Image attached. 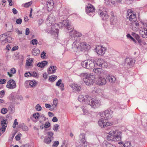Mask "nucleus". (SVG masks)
Masks as SVG:
<instances>
[{
    "instance_id": "nucleus-1",
    "label": "nucleus",
    "mask_w": 147,
    "mask_h": 147,
    "mask_svg": "<svg viewBox=\"0 0 147 147\" xmlns=\"http://www.w3.org/2000/svg\"><path fill=\"white\" fill-rule=\"evenodd\" d=\"M78 100L80 102H84L88 104L94 108L99 107L101 105L99 100H95L88 95L84 96L82 95H80L78 97Z\"/></svg>"
},
{
    "instance_id": "nucleus-2",
    "label": "nucleus",
    "mask_w": 147,
    "mask_h": 147,
    "mask_svg": "<svg viewBox=\"0 0 147 147\" xmlns=\"http://www.w3.org/2000/svg\"><path fill=\"white\" fill-rule=\"evenodd\" d=\"M107 134L109 135L107 136V139L108 140L119 141L121 140L122 133L119 130H112Z\"/></svg>"
},
{
    "instance_id": "nucleus-3",
    "label": "nucleus",
    "mask_w": 147,
    "mask_h": 147,
    "mask_svg": "<svg viewBox=\"0 0 147 147\" xmlns=\"http://www.w3.org/2000/svg\"><path fill=\"white\" fill-rule=\"evenodd\" d=\"M81 77H83V81L85 84L88 86L92 85L95 81V76L92 74L86 73L81 74Z\"/></svg>"
},
{
    "instance_id": "nucleus-4",
    "label": "nucleus",
    "mask_w": 147,
    "mask_h": 147,
    "mask_svg": "<svg viewBox=\"0 0 147 147\" xmlns=\"http://www.w3.org/2000/svg\"><path fill=\"white\" fill-rule=\"evenodd\" d=\"M82 66L88 69H93L96 67V62L94 59H88L82 61L81 63Z\"/></svg>"
},
{
    "instance_id": "nucleus-5",
    "label": "nucleus",
    "mask_w": 147,
    "mask_h": 147,
    "mask_svg": "<svg viewBox=\"0 0 147 147\" xmlns=\"http://www.w3.org/2000/svg\"><path fill=\"white\" fill-rule=\"evenodd\" d=\"M49 26L47 28L48 31L47 32L48 33L54 34L56 33L57 34L59 32V30L58 27H59V25L58 24H55L53 25L50 24L49 25Z\"/></svg>"
},
{
    "instance_id": "nucleus-6",
    "label": "nucleus",
    "mask_w": 147,
    "mask_h": 147,
    "mask_svg": "<svg viewBox=\"0 0 147 147\" xmlns=\"http://www.w3.org/2000/svg\"><path fill=\"white\" fill-rule=\"evenodd\" d=\"M98 124L100 127H103L108 126H111L113 124V123L108 122L105 118L104 117L99 119L98 121Z\"/></svg>"
},
{
    "instance_id": "nucleus-7",
    "label": "nucleus",
    "mask_w": 147,
    "mask_h": 147,
    "mask_svg": "<svg viewBox=\"0 0 147 147\" xmlns=\"http://www.w3.org/2000/svg\"><path fill=\"white\" fill-rule=\"evenodd\" d=\"M127 18L132 22L137 21L136 14L133 13L131 10L127 11Z\"/></svg>"
},
{
    "instance_id": "nucleus-8",
    "label": "nucleus",
    "mask_w": 147,
    "mask_h": 147,
    "mask_svg": "<svg viewBox=\"0 0 147 147\" xmlns=\"http://www.w3.org/2000/svg\"><path fill=\"white\" fill-rule=\"evenodd\" d=\"M59 25V27L61 28L63 27H67L68 30H69L72 29V27L71 26L69 23V20H64L63 21L59 22L58 24Z\"/></svg>"
},
{
    "instance_id": "nucleus-9",
    "label": "nucleus",
    "mask_w": 147,
    "mask_h": 147,
    "mask_svg": "<svg viewBox=\"0 0 147 147\" xmlns=\"http://www.w3.org/2000/svg\"><path fill=\"white\" fill-rule=\"evenodd\" d=\"M106 49V47L100 45L97 46L95 49L97 53L101 55H103L105 54Z\"/></svg>"
},
{
    "instance_id": "nucleus-10",
    "label": "nucleus",
    "mask_w": 147,
    "mask_h": 147,
    "mask_svg": "<svg viewBox=\"0 0 147 147\" xmlns=\"http://www.w3.org/2000/svg\"><path fill=\"white\" fill-rule=\"evenodd\" d=\"M113 111L109 109L105 111V112H102L100 115L101 117H105V119H109L112 117Z\"/></svg>"
},
{
    "instance_id": "nucleus-11",
    "label": "nucleus",
    "mask_w": 147,
    "mask_h": 147,
    "mask_svg": "<svg viewBox=\"0 0 147 147\" xmlns=\"http://www.w3.org/2000/svg\"><path fill=\"white\" fill-rule=\"evenodd\" d=\"M6 87L7 88L11 89L15 88L16 87L15 81L12 79L9 80L7 82Z\"/></svg>"
},
{
    "instance_id": "nucleus-12",
    "label": "nucleus",
    "mask_w": 147,
    "mask_h": 147,
    "mask_svg": "<svg viewBox=\"0 0 147 147\" xmlns=\"http://www.w3.org/2000/svg\"><path fill=\"white\" fill-rule=\"evenodd\" d=\"M96 82L98 85H103L106 84L107 81L104 77L100 76L96 78Z\"/></svg>"
},
{
    "instance_id": "nucleus-13",
    "label": "nucleus",
    "mask_w": 147,
    "mask_h": 147,
    "mask_svg": "<svg viewBox=\"0 0 147 147\" xmlns=\"http://www.w3.org/2000/svg\"><path fill=\"white\" fill-rule=\"evenodd\" d=\"M93 72L98 75L103 76L107 74L106 71L102 70L101 68H97L93 69Z\"/></svg>"
},
{
    "instance_id": "nucleus-14",
    "label": "nucleus",
    "mask_w": 147,
    "mask_h": 147,
    "mask_svg": "<svg viewBox=\"0 0 147 147\" xmlns=\"http://www.w3.org/2000/svg\"><path fill=\"white\" fill-rule=\"evenodd\" d=\"M96 67L99 66L102 68L107 67V63L102 59H98L96 63Z\"/></svg>"
},
{
    "instance_id": "nucleus-15",
    "label": "nucleus",
    "mask_w": 147,
    "mask_h": 147,
    "mask_svg": "<svg viewBox=\"0 0 147 147\" xmlns=\"http://www.w3.org/2000/svg\"><path fill=\"white\" fill-rule=\"evenodd\" d=\"M55 17L53 14H51L49 16L47 19L46 20V24L47 25V26L49 25H51L52 23L55 22Z\"/></svg>"
},
{
    "instance_id": "nucleus-16",
    "label": "nucleus",
    "mask_w": 147,
    "mask_h": 147,
    "mask_svg": "<svg viewBox=\"0 0 147 147\" xmlns=\"http://www.w3.org/2000/svg\"><path fill=\"white\" fill-rule=\"evenodd\" d=\"M98 13L102 20H106L109 18V16L106 11L103 12L102 10H99Z\"/></svg>"
},
{
    "instance_id": "nucleus-17",
    "label": "nucleus",
    "mask_w": 147,
    "mask_h": 147,
    "mask_svg": "<svg viewBox=\"0 0 147 147\" xmlns=\"http://www.w3.org/2000/svg\"><path fill=\"white\" fill-rule=\"evenodd\" d=\"M36 81L33 80H29L26 81L24 83L25 86L26 88H28V85L29 84L31 87H34L36 85Z\"/></svg>"
},
{
    "instance_id": "nucleus-18",
    "label": "nucleus",
    "mask_w": 147,
    "mask_h": 147,
    "mask_svg": "<svg viewBox=\"0 0 147 147\" xmlns=\"http://www.w3.org/2000/svg\"><path fill=\"white\" fill-rule=\"evenodd\" d=\"M135 62V60L132 58L127 57L125 59V64L131 67L134 65Z\"/></svg>"
},
{
    "instance_id": "nucleus-19",
    "label": "nucleus",
    "mask_w": 147,
    "mask_h": 147,
    "mask_svg": "<svg viewBox=\"0 0 147 147\" xmlns=\"http://www.w3.org/2000/svg\"><path fill=\"white\" fill-rule=\"evenodd\" d=\"M80 42L76 39L72 44V48L74 51H77L80 49L79 46Z\"/></svg>"
},
{
    "instance_id": "nucleus-20",
    "label": "nucleus",
    "mask_w": 147,
    "mask_h": 147,
    "mask_svg": "<svg viewBox=\"0 0 147 147\" xmlns=\"http://www.w3.org/2000/svg\"><path fill=\"white\" fill-rule=\"evenodd\" d=\"M95 10V8L91 4H88L86 8V11L87 13H93Z\"/></svg>"
},
{
    "instance_id": "nucleus-21",
    "label": "nucleus",
    "mask_w": 147,
    "mask_h": 147,
    "mask_svg": "<svg viewBox=\"0 0 147 147\" xmlns=\"http://www.w3.org/2000/svg\"><path fill=\"white\" fill-rule=\"evenodd\" d=\"M80 49L82 51L83 50H87L90 48V46L88 44H87L86 42L80 43Z\"/></svg>"
},
{
    "instance_id": "nucleus-22",
    "label": "nucleus",
    "mask_w": 147,
    "mask_h": 147,
    "mask_svg": "<svg viewBox=\"0 0 147 147\" xmlns=\"http://www.w3.org/2000/svg\"><path fill=\"white\" fill-rule=\"evenodd\" d=\"M80 141L83 144H84V146H87V142L86 141L85 137V135L83 133L81 134L80 135Z\"/></svg>"
},
{
    "instance_id": "nucleus-23",
    "label": "nucleus",
    "mask_w": 147,
    "mask_h": 147,
    "mask_svg": "<svg viewBox=\"0 0 147 147\" xmlns=\"http://www.w3.org/2000/svg\"><path fill=\"white\" fill-rule=\"evenodd\" d=\"M7 121L6 120L4 119L2 120L1 121L2 127L0 128V130L3 132H4L5 130L7 125Z\"/></svg>"
},
{
    "instance_id": "nucleus-24",
    "label": "nucleus",
    "mask_w": 147,
    "mask_h": 147,
    "mask_svg": "<svg viewBox=\"0 0 147 147\" xmlns=\"http://www.w3.org/2000/svg\"><path fill=\"white\" fill-rule=\"evenodd\" d=\"M34 61L33 58H27L26 65V66L29 67H32L33 66Z\"/></svg>"
},
{
    "instance_id": "nucleus-25",
    "label": "nucleus",
    "mask_w": 147,
    "mask_h": 147,
    "mask_svg": "<svg viewBox=\"0 0 147 147\" xmlns=\"http://www.w3.org/2000/svg\"><path fill=\"white\" fill-rule=\"evenodd\" d=\"M139 24L137 21L132 22L131 28L134 31H137L138 29V26Z\"/></svg>"
},
{
    "instance_id": "nucleus-26",
    "label": "nucleus",
    "mask_w": 147,
    "mask_h": 147,
    "mask_svg": "<svg viewBox=\"0 0 147 147\" xmlns=\"http://www.w3.org/2000/svg\"><path fill=\"white\" fill-rule=\"evenodd\" d=\"M70 86L74 90L78 92L80 91L81 90V87L76 84H71Z\"/></svg>"
},
{
    "instance_id": "nucleus-27",
    "label": "nucleus",
    "mask_w": 147,
    "mask_h": 147,
    "mask_svg": "<svg viewBox=\"0 0 147 147\" xmlns=\"http://www.w3.org/2000/svg\"><path fill=\"white\" fill-rule=\"evenodd\" d=\"M111 13V17L110 19V21L111 23V24L112 25H114L117 22V17L115 16H114L113 12H112Z\"/></svg>"
},
{
    "instance_id": "nucleus-28",
    "label": "nucleus",
    "mask_w": 147,
    "mask_h": 147,
    "mask_svg": "<svg viewBox=\"0 0 147 147\" xmlns=\"http://www.w3.org/2000/svg\"><path fill=\"white\" fill-rule=\"evenodd\" d=\"M106 78L111 83H114L115 82L116 80L115 77L112 75H109L106 77Z\"/></svg>"
},
{
    "instance_id": "nucleus-29",
    "label": "nucleus",
    "mask_w": 147,
    "mask_h": 147,
    "mask_svg": "<svg viewBox=\"0 0 147 147\" xmlns=\"http://www.w3.org/2000/svg\"><path fill=\"white\" fill-rule=\"evenodd\" d=\"M56 66H51L48 70V73L51 74L55 73L56 72Z\"/></svg>"
},
{
    "instance_id": "nucleus-30",
    "label": "nucleus",
    "mask_w": 147,
    "mask_h": 147,
    "mask_svg": "<svg viewBox=\"0 0 147 147\" xmlns=\"http://www.w3.org/2000/svg\"><path fill=\"white\" fill-rule=\"evenodd\" d=\"M58 102V100L57 98L54 99L53 101V104L51 105V107L50 109V110L51 111L53 110L54 108L57 106Z\"/></svg>"
},
{
    "instance_id": "nucleus-31",
    "label": "nucleus",
    "mask_w": 147,
    "mask_h": 147,
    "mask_svg": "<svg viewBox=\"0 0 147 147\" xmlns=\"http://www.w3.org/2000/svg\"><path fill=\"white\" fill-rule=\"evenodd\" d=\"M56 86L60 88L61 90H64V85L63 83H62V80L59 79L56 83Z\"/></svg>"
},
{
    "instance_id": "nucleus-32",
    "label": "nucleus",
    "mask_w": 147,
    "mask_h": 147,
    "mask_svg": "<svg viewBox=\"0 0 147 147\" xmlns=\"http://www.w3.org/2000/svg\"><path fill=\"white\" fill-rule=\"evenodd\" d=\"M47 4L48 8H49V9L51 10L53 8L54 3L52 0H48Z\"/></svg>"
},
{
    "instance_id": "nucleus-33",
    "label": "nucleus",
    "mask_w": 147,
    "mask_h": 147,
    "mask_svg": "<svg viewBox=\"0 0 147 147\" xmlns=\"http://www.w3.org/2000/svg\"><path fill=\"white\" fill-rule=\"evenodd\" d=\"M67 32L69 33L70 36H71V37H74V38H75V34L76 33V31L75 30L73 29L68 30L67 29Z\"/></svg>"
},
{
    "instance_id": "nucleus-34",
    "label": "nucleus",
    "mask_w": 147,
    "mask_h": 147,
    "mask_svg": "<svg viewBox=\"0 0 147 147\" xmlns=\"http://www.w3.org/2000/svg\"><path fill=\"white\" fill-rule=\"evenodd\" d=\"M48 62L45 61H42L41 62H39L37 64V66L41 68H43L47 64Z\"/></svg>"
},
{
    "instance_id": "nucleus-35",
    "label": "nucleus",
    "mask_w": 147,
    "mask_h": 147,
    "mask_svg": "<svg viewBox=\"0 0 147 147\" xmlns=\"http://www.w3.org/2000/svg\"><path fill=\"white\" fill-rule=\"evenodd\" d=\"M40 52V50L37 48H34L32 51V55L34 56H37L39 54Z\"/></svg>"
},
{
    "instance_id": "nucleus-36",
    "label": "nucleus",
    "mask_w": 147,
    "mask_h": 147,
    "mask_svg": "<svg viewBox=\"0 0 147 147\" xmlns=\"http://www.w3.org/2000/svg\"><path fill=\"white\" fill-rule=\"evenodd\" d=\"M53 139L51 138H49V137H46L45 138L44 142L45 143L49 144L51 142Z\"/></svg>"
},
{
    "instance_id": "nucleus-37",
    "label": "nucleus",
    "mask_w": 147,
    "mask_h": 147,
    "mask_svg": "<svg viewBox=\"0 0 147 147\" xmlns=\"http://www.w3.org/2000/svg\"><path fill=\"white\" fill-rule=\"evenodd\" d=\"M11 73L9 72H7V74L10 77H11L12 76V74H14L16 73V70L14 68H12L10 69Z\"/></svg>"
},
{
    "instance_id": "nucleus-38",
    "label": "nucleus",
    "mask_w": 147,
    "mask_h": 147,
    "mask_svg": "<svg viewBox=\"0 0 147 147\" xmlns=\"http://www.w3.org/2000/svg\"><path fill=\"white\" fill-rule=\"evenodd\" d=\"M114 146V145L108 143L106 141L104 142L102 145L103 147H113Z\"/></svg>"
},
{
    "instance_id": "nucleus-39",
    "label": "nucleus",
    "mask_w": 147,
    "mask_h": 147,
    "mask_svg": "<svg viewBox=\"0 0 147 147\" xmlns=\"http://www.w3.org/2000/svg\"><path fill=\"white\" fill-rule=\"evenodd\" d=\"M57 76H51L49 77V80L51 82H54L57 79Z\"/></svg>"
},
{
    "instance_id": "nucleus-40",
    "label": "nucleus",
    "mask_w": 147,
    "mask_h": 147,
    "mask_svg": "<svg viewBox=\"0 0 147 147\" xmlns=\"http://www.w3.org/2000/svg\"><path fill=\"white\" fill-rule=\"evenodd\" d=\"M7 38V35L5 34H3L0 35V41L4 40Z\"/></svg>"
},
{
    "instance_id": "nucleus-41",
    "label": "nucleus",
    "mask_w": 147,
    "mask_h": 147,
    "mask_svg": "<svg viewBox=\"0 0 147 147\" xmlns=\"http://www.w3.org/2000/svg\"><path fill=\"white\" fill-rule=\"evenodd\" d=\"M131 143L129 142H125L123 145V147H131Z\"/></svg>"
},
{
    "instance_id": "nucleus-42",
    "label": "nucleus",
    "mask_w": 147,
    "mask_h": 147,
    "mask_svg": "<svg viewBox=\"0 0 147 147\" xmlns=\"http://www.w3.org/2000/svg\"><path fill=\"white\" fill-rule=\"evenodd\" d=\"M140 33L142 35L144 34L146 36H147V29L146 28H144L143 30H141Z\"/></svg>"
},
{
    "instance_id": "nucleus-43",
    "label": "nucleus",
    "mask_w": 147,
    "mask_h": 147,
    "mask_svg": "<svg viewBox=\"0 0 147 147\" xmlns=\"http://www.w3.org/2000/svg\"><path fill=\"white\" fill-rule=\"evenodd\" d=\"M82 109L83 111V112L84 114V115L88 113V111L87 110L86 107H84L83 106L82 107Z\"/></svg>"
},
{
    "instance_id": "nucleus-44",
    "label": "nucleus",
    "mask_w": 147,
    "mask_h": 147,
    "mask_svg": "<svg viewBox=\"0 0 147 147\" xmlns=\"http://www.w3.org/2000/svg\"><path fill=\"white\" fill-rule=\"evenodd\" d=\"M33 117L35 119H37L38 118L40 117V116L39 115V113H34L33 115Z\"/></svg>"
},
{
    "instance_id": "nucleus-45",
    "label": "nucleus",
    "mask_w": 147,
    "mask_h": 147,
    "mask_svg": "<svg viewBox=\"0 0 147 147\" xmlns=\"http://www.w3.org/2000/svg\"><path fill=\"white\" fill-rule=\"evenodd\" d=\"M35 109L37 111H40L42 109V107L39 104H37L35 107Z\"/></svg>"
},
{
    "instance_id": "nucleus-46",
    "label": "nucleus",
    "mask_w": 147,
    "mask_h": 147,
    "mask_svg": "<svg viewBox=\"0 0 147 147\" xmlns=\"http://www.w3.org/2000/svg\"><path fill=\"white\" fill-rule=\"evenodd\" d=\"M31 43L33 45H36L38 43V41L36 39H33L31 41Z\"/></svg>"
},
{
    "instance_id": "nucleus-47",
    "label": "nucleus",
    "mask_w": 147,
    "mask_h": 147,
    "mask_svg": "<svg viewBox=\"0 0 147 147\" xmlns=\"http://www.w3.org/2000/svg\"><path fill=\"white\" fill-rule=\"evenodd\" d=\"M8 111L7 109V108H4L1 109V112L3 114H5L7 113Z\"/></svg>"
},
{
    "instance_id": "nucleus-48",
    "label": "nucleus",
    "mask_w": 147,
    "mask_h": 147,
    "mask_svg": "<svg viewBox=\"0 0 147 147\" xmlns=\"http://www.w3.org/2000/svg\"><path fill=\"white\" fill-rule=\"evenodd\" d=\"M47 135L48 136H50L49 138H51L53 139V136L54 135V133L51 131H49L47 133Z\"/></svg>"
},
{
    "instance_id": "nucleus-49",
    "label": "nucleus",
    "mask_w": 147,
    "mask_h": 147,
    "mask_svg": "<svg viewBox=\"0 0 147 147\" xmlns=\"http://www.w3.org/2000/svg\"><path fill=\"white\" fill-rule=\"evenodd\" d=\"M127 38H130L131 40L133 41L134 42H136V41L135 40L134 38L129 34H127Z\"/></svg>"
},
{
    "instance_id": "nucleus-50",
    "label": "nucleus",
    "mask_w": 147,
    "mask_h": 147,
    "mask_svg": "<svg viewBox=\"0 0 147 147\" xmlns=\"http://www.w3.org/2000/svg\"><path fill=\"white\" fill-rule=\"evenodd\" d=\"M32 4V2H29L27 3H25L24 4V7H29Z\"/></svg>"
},
{
    "instance_id": "nucleus-51",
    "label": "nucleus",
    "mask_w": 147,
    "mask_h": 147,
    "mask_svg": "<svg viewBox=\"0 0 147 147\" xmlns=\"http://www.w3.org/2000/svg\"><path fill=\"white\" fill-rule=\"evenodd\" d=\"M18 123L17 122V120L16 119H15L13 125V127L15 128L16 127V125H18Z\"/></svg>"
},
{
    "instance_id": "nucleus-52",
    "label": "nucleus",
    "mask_w": 147,
    "mask_h": 147,
    "mask_svg": "<svg viewBox=\"0 0 147 147\" xmlns=\"http://www.w3.org/2000/svg\"><path fill=\"white\" fill-rule=\"evenodd\" d=\"M59 125L58 124H56L54 125L53 129L54 130L57 131L58 129Z\"/></svg>"
},
{
    "instance_id": "nucleus-53",
    "label": "nucleus",
    "mask_w": 147,
    "mask_h": 147,
    "mask_svg": "<svg viewBox=\"0 0 147 147\" xmlns=\"http://www.w3.org/2000/svg\"><path fill=\"white\" fill-rule=\"evenodd\" d=\"M50 126V123L49 122H46L44 126V127L45 128H47Z\"/></svg>"
},
{
    "instance_id": "nucleus-54",
    "label": "nucleus",
    "mask_w": 147,
    "mask_h": 147,
    "mask_svg": "<svg viewBox=\"0 0 147 147\" xmlns=\"http://www.w3.org/2000/svg\"><path fill=\"white\" fill-rule=\"evenodd\" d=\"M82 35V34L81 33L78 32H77L76 31V33L75 34V37H80Z\"/></svg>"
},
{
    "instance_id": "nucleus-55",
    "label": "nucleus",
    "mask_w": 147,
    "mask_h": 147,
    "mask_svg": "<svg viewBox=\"0 0 147 147\" xmlns=\"http://www.w3.org/2000/svg\"><path fill=\"white\" fill-rule=\"evenodd\" d=\"M6 40H7V42H11L12 41V38H11V37H10V36L7 37V36Z\"/></svg>"
},
{
    "instance_id": "nucleus-56",
    "label": "nucleus",
    "mask_w": 147,
    "mask_h": 147,
    "mask_svg": "<svg viewBox=\"0 0 147 147\" xmlns=\"http://www.w3.org/2000/svg\"><path fill=\"white\" fill-rule=\"evenodd\" d=\"M59 142L58 141H55L53 145V147H57L59 144Z\"/></svg>"
},
{
    "instance_id": "nucleus-57",
    "label": "nucleus",
    "mask_w": 147,
    "mask_h": 147,
    "mask_svg": "<svg viewBox=\"0 0 147 147\" xmlns=\"http://www.w3.org/2000/svg\"><path fill=\"white\" fill-rule=\"evenodd\" d=\"M22 21V19L19 18L16 20V22L17 24H20L21 23Z\"/></svg>"
},
{
    "instance_id": "nucleus-58",
    "label": "nucleus",
    "mask_w": 147,
    "mask_h": 147,
    "mask_svg": "<svg viewBox=\"0 0 147 147\" xmlns=\"http://www.w3.org/2000/svg\"><path fill=\"white\" fill-rule=\"evenodd\" d=\"M24 76L25 77H29L31 76V73L30 72H26L24 74Z\"/></svg>"
},
{
    "instance_id": "nucleus-59",
    "label": "nucleus",
    "mask_w": 147,
    "mask_h": 147,
    "mask_svg": "<svg viewBox=\"0 0 147 147\" xmlns=\"http://www.w3.org/2000/svg\"><path fill=\"white\" fill-rule=\"evenodd\" d=\"M22 129L23 131H28V127L26 125H24V126H23Z\"/></svg>"
},
{
    "instance_id": "nucleus-60",
    "label": "nucleus",
    "mask_w": 147,
    "mask_h": 147,
    "mask_svg": "<svg viewBox=\"0 0 147 147\" xmlns=\"http://www.w3.org/2000/svg\"><path fill=\"white\" fill-rule=\"evenodd\" d=\"M5 94V92L3 90L0 91V98L3 97Z\"/></svg>"
},
{
    "instance_id": "nucleus-61",
    "label": "nucleus",
    "mask_w": 147,
    "mask_h": 147,
    "mask_svg": "<svg viewBox=\"0 0 147 147\" xmlns=\"http://www.w3.org/2000/svg\"><path fill=\"white\" fill-rule=\"evenodd\" d=\"M21 134H20L18 135H17L15 137V138L16 140L18 141L20 140V135L21 136Z\"/></svg>"
},
{
    "instance_id": "nucleus-62",
    "label": "nucleus",
    "mask_w": 147,
    "mask_h": 147,
    "mask_svg": "<svg viewBox=\"0 0 147 147\" xmlns=\"http://www.w3.org/2000/svg\"><path fill=\"white\" fill-rule=\"evenodd\" d=\"M132 35L134 36H135L137 39H138L139 38V36L138 35L136 34L134 32H132Z\"/></svg>"
},
{
    "instance_id": "nucleus-63",
    "label": "nucleus",
    "mask_w": 147,
    "mask_h": 147,
    "mask_svg": "<svg viewBox=\"0 0 147 147\" xmlns=\"http://www.w3.org/2000/svg\"><path fill=\"white\" fill-rule=\"evenodd\" d=\"M18 46H15L13 47L11 49L12 51H14L18 50Z\"/></svg>"
},
{
    "instance_id": "nucleus-64",
    "label": "nucleus",
    "mask_w": 147,
    "mask_h": 147,
    "mask_svg": "<svg viewBox=\"0 0 147 147\" xmlns=\"http://www.w3.org/2000/svg\"><path fill=\"white\" fill-rule=\"evenodd\" d=\"M105 3L107 5H108L110 4L111 2V0H105Z\"/></svg>"
}]
</instances>
